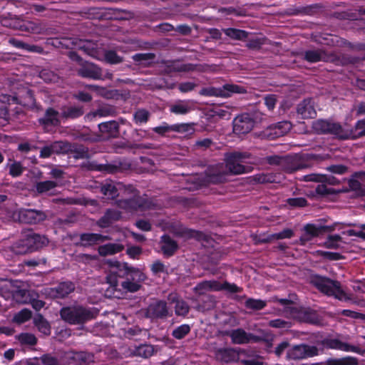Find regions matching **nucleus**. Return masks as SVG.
Returning a JSON list of instances; mask_svg holds the SVG:
<instances>
[{
  "label": "nucleus",
  "instance_id": "nucleus-1",
  "mask_svg": "<svg viewBox=\"0 0 365 365\" xmlns=\"http://www.w3.org/2000/svg\"><path fill=\"white\" fill-rule=\"evenodd\" d=\"M104 263L107 266L106 281L115 291L118 290L119 277L126 278L121 282L120 286L123 290L128 292L138 291L142 287V283L147 279L145 273L128 262L107 259Z\"/></svg>",
  "mask_w": 365,
  "mask_h": 365
},
{
  "label": "nucleus",
  "instance_id": "nucleus-2",
  "mask_svg": "<svg viewBox=\"0 0 365 365\" xmlns=\"http://www.w3.org/2000/svg\"><path fill=\"white\" fill-rule=\"evenodd\" d=\"M248 155L242 153H232L225 155V166L219 165L216 170L210 175V181L218 183L227 180L229 175H240L247 172L246 168L242 165Z\"/></svg>",
  "mask_w": 365,
  "mask_h": 365
},
{
  "label": "nucleus",
  "instance_id": "nucleus-3",
  "mask_svg": "<svg viewBox=\"0 0 365 365\" xmlns=\"http://www.w3.org/2000/svg\"><path fill=\"white\" fill-rule=\"evenodd\" d=\"M313 127L317 132L331 133L341 139H355L365 135V120H359L353 130L346 131L339 123L323 120L316 121Z\"/></svg>",
  "mask_w": 365,
  "mask_h": 365
},
{
  "label": "nucleus",
  "instance_id": "nucleus-4",
  "mask_svg": "<svg viewBox=\"0 0 365 365\" xmlns=\"http://www.w3.org/2000/svg\"><path fill=\"white\" fill-rule=\"evenodd\" d=\"M48 243V239L32 231L24 233L22 237L14 243L11 250L18 255H24L36 251Z\"/></svg>",
  "mask_w": 365,
  "mask_h": 365
},
{
  "label": "nucleus",
  "instance_id": "nucleus-5",
  "mask_svg": "<svg viewBox=\"0 0 365 365\" xmlns=\"http://www.w3.org/2000/svg\"><path fill=\"white\" fill-rule=\"evenodd\" d=\"M61 319L71 324H80L94 318V313L82 306L63 307L60 312Z\"/></svg>",
  "mask_w": 365,
  "mask_h": 365
},
{
  "label": "nucleus",
  "instance_id": "nucleus-6",
  "mask_svg": "<svg viewBox=\"0 0 365 365\" xmlns=\"http://www.w3.org/2000/svg\"><path fill=\"white\" fill-rule=\"evenodd\" d=\"M315 287L322 292L334 296L341 301H348L351 297L341 288L340 283L326 277L317 276L312 280Z\"/></svg>",
  "mask_w": 365,
  "mask_h": 365
},
{
  "label": "nucleus",
  "instance_id": "nucleus-7",
  "mask_svg": "<svg viewBox=\"0 0 365 365\" xmlns=\"http://www.w3.org/2000/svg\"><path fill=\"white\" fill-rule=\"evenodd\" d=\"M194 292L199 294H205L209 292H219L225 290L229 293H237L242 291V288L235 284L227 282H220L217 280L203 281L194 287Z\"/></svg>",
  "mask_w": 365,
  "mask_h": 365
},
{
  "label": "nucleus",
  "instance_id": "nucleus-8",
  "mask_svg": "<svg viewBox=\"0 0 365 365\" xmlns=\"http://www.w3.org/2000/svg\"><path fill=\"white\" fill-rule=\"evenodd\" d=\"M246 89L244 87L235 84H225L222 87H207L200 90V94L205 96H214L228 98L234 93H245Z\"/></svg>",
  "mask_w": 365,
  "mask_h": 365
},
{
  "label": "nucleus",
  "instance_id": "nucleus-9",
  "mask_svg": "<svg viewBox=\"0 0 365 365\" xmlns=\"http://www.w3.org/2000/svg\"><path fill=\"white\" fill-rule=\"evenodd\" d=\"M14 217L25 224H38L46 218L45 212L34 209H19L14 212Z\"/></svg>",
  "mask_w": 365,
  "mask_h": 365
},
{
  "label": "nucleus",
  "instance_id": "nucleus-10",
  "mask_svg": "<svg viewBox=\"0 0 365 365\" xmlns=\"http://www.w3.org/2000/svg\"><path fill=\"white\" fill-rule=\"evenodd\" d=\"M319 354V349L315 346L299 344L287 350V357L289 359H302Z\"/></svg>",
  "mask_w": 365,
  "mask_h": 365
},
{
  "label": "nucleus",
  "instance_id": "nucleus-11",
  "mask_svg": "<svg viewBox=\"0 0 365 365\" xmlns=\"http://www.w3.org/2000/svg\"><path fill=\"white\" fill-rule=\"evenodd\" d=\"M255 122L248 114H242L233 120V131L237 135L246 134L254 128Z\"/></svg>",
  "mask_w": 365,
  "mask_h": 365
},
{
  "label": "nucleus",
  "instance_id": "nucleus-12",
  "mask_svg": "<svg viewBox=\"0 0 365 365\" xmlns=\"http://www.w3.org/2000/svg\"><path fill=\"white\" fill-rule=\"evenodd\" d=\"M168 314L166 302L160 300L150 304L145 312L146 317L151 319L165 318Z\"/></svg>",
  "mask_w": 365,
  "mask_h": 365
},
{
  "label": "nucleus",
  "instance_id": "nucleus-13",
  "mask_svg": "<svg viewBox=\"0 0 365 365\" xmlns=\"http://www.w3.org/2000/svg\"><path fill=\"white\" fill-rule=\"evenodd\" d=\"M292 128L289 121H282L269 126L264 131V136L268 139H274L287 133Z\"/></svg>",
  "mask_w": 365,
  "mask_h": 365
},
{
  "label": "nucleus",
  "instance_id": "nucleus-14",
  "mask_svg": "<svg viewBox=\"0 0 365 365\" xmlns=\"http://www.w3.org/2000/svg\"><path fill=\"white\" fill-rule=\"evenodd\" d=\"M322 344L328 349H337L346 352H359V348L346 342H344L339 338L327 337L322 341Z\"/></svg>",
  "mask_w": 365,
  "mask_h": 365
},
{
  "label": "nucleus",
  "instance_id": "nucleus-15",
  "mask_svg": "<svg viewBox=\"0 0 365 365\" xmlns=\"http://www.w3.org/2000/svg\"><path fill=\"white\" fill-rule=\"evenodd\" d=\"M153 205V204L150 200L143 197H138L130 200H123L119 202L120 207L130 210H135L138 209L145 210L151 208Z\"/></svg>",
  "mask_w": 365,
  "mask_h": 365
},
{
  "label": "nucleus",
  "instance_id": "nucleus-16",
  "mask_svg": "<svg viewBox=\"0 0 365 365\" xmlns=\"http://www.w3.org/2000/svg\"><path fill=\"white\" fill-rule=\"evenodd\" d=\"M75 289L72 282H62L53 288L46 289V294L53 298H64L71 293Z\"/></svg>",
  "mask_w": 365,
  "mask_h": 365
},
{
  "label": "nucleus",
  "instance_id": "nucleus-17",
  "mask_svg": "<svg viewBox=\"0 0 365 365\" xmlns=\"http://www.w3.org/2000/svg\"><path fill=\"white\" fill-rule=\"evenodd\" d=\"M78 73L83 78H89L92 79H101V69L92 63H85L78 69Z\"/></svg>",
  "mask_w": 365,
  "mask_h": 365
},
{
  "label": "nucleus",
  "instance_id": "nucleus-18",
  "mask_svg": "<svg viewBox=\"0 0 365 365\" xmlns=\"http://www.w3.org/2000/svg\"><path fill=\"white\" fill-rule=\"evenodd\" d=\"M327 227L324 226H317L313 224H307L304 226V232L300 237L302 245H305L307 242L312 240L314 237H318L322 234Z\"/></svg>",
  "mask_w": 365,
  "mask_h": 365
},
{
  "label": "nucleus",
  "instance_id": "nucleus-19",
  "mask_svg": "<svg viewBox=\"0 0 365 365\" xmlns=\"http://www.w3.org/2000/svg\"><path fill=\"white\" fill-rule=\"evenodd\" d=\"M80 240L83 246L88 247L110 240V237L97 233H84L81 235Z\"/></svg>",
  "mask_w": 365,
  "mask_h": 365
},
{
  "label": "nucleus",
  "instance_id": "nucleus-20",
  "mask_svg": "<svg viewBox=\"0 0 365 365\" xmlns=\"http://www.w3.org/2000/svg\"><path fill=\"white\" fill-rule=\"evenodd\" d=\"M194 108L192 101L178 100L170 106L171 113L176 115H185L191 111Z\"/></svg>",
  "mask_w": 365,
  "mask_h": 365
},
{
  "label": "nucleus",
  "instance_id": "nucleus-21",
  "mask_svg": "<svg viewBox=\"0 0 365 365\" xmlns=\"http://www.w3.org/2000/svg\"><path fill=\"white\" fill-rule=\"evenodd\" d=\"M168 300L171 304H174L175 312L178 316H185L190 309L187 302L180 299L176 294H170L168 296Z\"/></svg>",
  "mask_w": 365,
  "mask_h": 365
},
{
  "label": "nucleus",
  "instance_id": "nucleus-22",
  "mask_svg": "<svg viewBox=\"0 0 365 365\" xmlns=\"http://www.w3.org/2000/svg\"><path fill=\"white\" fill-rule=\"evenodd\" d=\"M297 113L303 118H313L317 113L314 108V102L312 99H305L297 106Z\"/></svg>",
  "mask_w": 365,
  "mask_h": 365
},
{
  "label": "nucleus",
  "instance_id": "nucleus-23",
  "mask_svg": "<svg viewBox=\"0 0 365 365\" xmlns=\"http://www.w3.org/2000/svg\"><path fill=\"white\" fill-rule=\"evenodd\" d=\"M304 59L310 63H316L324 61H329L333 60V56L327 54L322 50H309L304 52Z\"/></svg>",
  "mask_w": 365,
  "mask_h": 365
},
{
  "label": "nucleus",
  "instance_id": "nucleus-24",
  "mask_svg": "<svg viewBox=\"0 0 365 365\" xmlns=\"http://www.w3.org/2000/svg\"><path fill=\"white\" fill-rule=\"evenodd\" d=\"M61 114L53 108L46 110L43 118L39 119V123L44 126L57 125L60 123Z\"/></svg>",
  "mask_w": 365,
  "mask_h": 365
},
{
  "label": "nucleus",
  "instance_id": "nucleus-25",
  "mask_svg": "<svg viewBox=\"0 0 365 365\" xmlns=\"http://www.w3.org/2000/svg\"><path fill=\"white\" fill-rule=\"evenodd\" d=\"M124 250V245L120 243H108L98 247V252L102 257L113 255Z\"/></svg>",
  "mask_w": 365,
  "mask_h": 365
},
{
  "label": "nucleus",
  "instance_id": "nucleus-26",
  "mask_svg": "<svg viewBox=\"0 0 365 365\" xmlns=\"http://www.w3.org/2000/svg\"><path fill=\"white\" fill-rule=\"evenodd\" d=\"M160 243L163 252L165 255H173L178 249V245L176 242H175L168 235H163L161 237Z\"/></svg>",
  "mask_w": 365,
  "mask_h": 365
},
{
  "label": "nucleus",
  "instance_id": "nucleus-27",
  "mask_svg": "<svg viewBox=\"0 0 365 365\" xmlns=\"http://www.w3.org/2000/svg\"><path fill=\"white\" fill-rule=\"evenodd\" d=\"M98 128L102 133L108 136H116L118 133V124L114 120L100 123Z\"/></svg>",
  "mask_w": 365,
  "mask_h": 365
},
{
  "label": "nucleus",
  "instance_id": "nucleus-28",
  "mask_svg": "<svg viewBox=\"0 0 365 365\" xmlns=\"http://www.w3.org/2000/svg\"><path fill=\"white\" fill-rule=\"evenodd\" d=\"M154 351V347L150 344H141L131 349L132 354L143 358L150 357L153 355Z\"/></svg>",
  "mask_w": 365,
  "mask_h": 365
},
{
  "label": "nucleus",
  "instance_id": "nucleus-29",
  "mask_svg": "<svg viewBox=\"0 0 365 365\" xmlns=\"http://www.w3.org/2000/svg\"><path fill=\"white\" fill-rule=\"evenodd\" d=\"M56 186L57 183L54 181H41L36 184V190L38 194L52 195Z\"/></svg>",
  "mask_w": 365,
  "mask_h": 365
},
{
  "label": "nucleus",
  "instance_id": "nucleus-30",
  "mask_svg": "<svg viewBox=\"0 0 365 365\" xmlns=\"http://www.w3.org/2000/svg\"><path fill=\"white\" fill-rule=\"evenodd\" d=\"M222 31L227 36L233 40L243 41L248 36L247 31L235 28L224 29Z\"/></svg>",
  "mask_w": 365,
  "mask_h": 365
},
{
  "label": "nucleus",
  "instance_id": "nucleus-31",
  "mask_svg": "<svg viewBox=\"0 0 365 365\" xmlns=\"http://www.w3.org/2000/svg\"><path fill=\"white\" fill-rule=\"evenodd\" d=\"M230 336L234 343L239 344L248 343L251 339V335L247 334L241 329L233 330L230 334Z\"/></svg>",
  "mask_w": 365,
  "mask_h": 365
},
{
  "label": "nucleus",
  "instance_id": "nucleus-32",
  "mask_svg": "<svg viewBox=\"0 0 365 365\" xmlns=\"http://www.w3.org/2000/svg\"><path fill=\"white\" fill-rule=\"evenodd\" d=\"M34 322L38 329L45 335H49L51 328L48 322L41 315L38 314L34 318Z\"/></svg>",
  "mask_w": 365,
  "mask_h": 365
},
{
  "label": "nucleus",
  "instance_id": "nucleus-33",
  "mask_svg": "<svg viewBox=\"0 0 365 365\" xmlns=\"http://www.w3.org/2000/svg\"><path fill=\"white\" fill-rule=\"evenodd\" d=\"M83 114L82 108L70 106L64 108L61 113V118H75Z\"/></svg>",
  "mask_w": 365,
  "mask_h": 365
},
{
  "label": "nucleus",
  "instance_id": "nucleus-34",
  "mask_svg": "<svg viewBox=\"0 0 365 365\" xmlns=\"http://www.w3.org/2000/svg\"><path fill=\"white\" fill-rule=\"evenodd\" d=\"M327 365H357V360L352 356H346L340 359H328Z\"/></svg>",
  "mask_w": 365,
  "mask_h": 365
},
{
  "label": "nucleus",
  "instance_id": "nucleus-35",
  "mask_svg": "<svg viewBox=\"0 0 365 365\" xmlns=\"http://www.w3.org/2000/svg\"><path fill=\"white\" fill-rule=\"evenodd\" d=\"M103 195L106 196L108 199H114L118 195V190L113 183H106L102 185L101 189Z\"/></svg>",
  "mask_w": 365,
  "mask_h": 365
},
{
  "label": "nucleus",
  "instance_id": "nucleus-36",
  "mask_svg": "<svg viewBox=\"0 0 365 365\" xmlns=\"http://www.w3.org/2000/svg\"><path fill=\"white\" fill-rule=\"evenodd\" d=\"M341 237L338 235H330L324 243V246L328 249H337L340 247Z\"/></svg>",
  "mask_w": 365,
  "mask_h": 365
},
{
  "label": "nucleus",
  "instance_id": "nucleus-37",
  "mask_svg": "<svg viewBox=\"0 0 365 365\" xmlns=\"http://www.w3.org/2000/svg\"><path fill=\"white\" fill-rule=\"evenodd\" d=\"M93 358V356L92 354L86 352L75 353L73 356V360L78 363L80 365L92 361Z\"/></svg>",
  "mask_w": 365,
  "mask_h": 365
},
{
  "label": "nucleus",
  "instance_id": "nucleus-38",
  "mask_svg": "<svg viewBox=\"0 0 365 365\" xmlns=\"http://www.w3.org/2000/svg\"><path fill=\"white\" fill-rule=\"evenodd\" d=\"M190 331L188 324H182L173 331V336L177 339L184 338Z\"/></svg>",
  "mask_w": 365,
  "mask_h": 365
},
{
  "label": "nucleus",
  "instance_id": "nucleus-39",
  "mask_svg": "<svg viewBox=\"0 0 365 365\" xmlns=\"http://www.w3.org/2000/svg\"><path fill=\"white\" fill-rule=\"evenodd\" d=\"M245 306L248 309L260 310L266 306V302L261 299H248L245 302Z\"/></svg>",
  "mask_w": 365,
  "mask_h": 365
},
{
  "label": "nucleus",
  "instance_id": "nucleus-40",
  "mask_svg": "<svg viewBox=\"0 0 365 365\" xmlns=\"http://www.w3.org/2000/svg\"><path fill=\"white\" fill-rule=\"evenodd\" d=\"M232 108L229 106H222L214 110V115L220 118L229 119L231 117Z\"/></svg>",
  "mask_w": 365,
  "mask_h": 365
},
{
  "label": "nucleus",
  "instance_id": "nucleus-41",
  "mask_svg": "<svg viewBox=\"0 0 365 365\" xmlns=\"http://www.w3.org/2000/svg\"><path fill=\"white\" fill-rule=\"evenodd\" d=\"M294 235L293 231L291 229H285L280 232L275 233L269 236L267 241H271L272 240H282L286 238H291Z\"/></svg>",
  "mask_w": 365,
  "mask_h": 365
},
{
  "label": "nucleus",
  "instance_id": "nucleus-42",
  "mask_svg": "<svg viewBox=\"0 0 365 365\" xmlns=\"http://www.w3.org/2000/svg\"><path fill=\"white\" fill-rule=\"evenodd\" d=\"M31 317V312L27 309H22L14 317V321L21 324L28 321Z\"/></svg>",
  "mask_w": 365,
  "mask_h": 365
},
{
  "label": "nucleus",
  "instance_id": "nucleus-43",
  "mask_svg": "<svg viewBox=\"0 0 365 365\" xmlns=\"http://www.w3.org/2000/svg\"><path fill=\"white\" fill-rule=\"evenodd\" d=\"M266 41L267 39L265 38H256L249 40L246 46L250 49H259L262 45L266 43Z\"/></svg>",
  "mask_w": 365,
  "mask_h": 365
},
{
  "label": "nucleus",
  "instance_id": "nucleus-44",
  "mask_svg": "<svg viewBox=\"0 0 365 365\" xmlns=\"http://www.w3.org/2000/svg\"><path fill=\"white\" fill-rule=\"evenodd\" d=\"M105 59L107 62L111 64H116L123 61L122 57L117 55V53L113 51H106Z\"/></svg>",
  "mask_w": 365,
  "mask_h": 365
},
{
  "label": "nucleus",
  "instance_id": "nucleus-45",
  "mask_svg": "<svg viewBox=\"0 0 365 365\" xmlns=\"http://www.w3.org/2000/svg\"><path fill=\"white\" fill-rule=\"evenodd\" d=\"M54 153H65L69 149V145L64 142L56 141L50 145Z\"/></svg>",
  "mask_w": 365,
  "mask_h": 365
},
{
  "label": "nucleus",
  "instance_id": "nucleus-46",
  "mask_svg": "<svg viewBox=\"0 0 365 365\" xmlns=\"http://www.w3.org/2000/svg\"><path fill=\"white\" fill-rule=\"evenodd\" d=\"M9 169V174L13 177H18L21 175L23 172V167L20 163L13 162L8 165Z\"/></svg>",
  "mask_w": 365,
  "mask_h": 365
},
{
  "label": "nucleus",
  "instance_id": "nucleus-47",
  "mask_svg": "<svg viewBox=\"0 0 365 365\" xmlns=\"http://www.w3.org/2000/svg\"><path fill=\"white\" fill-rule=\"evenodd\" d=\"M39 76L46 82H55L58 79V76L53 72L48 70L41 71Z\"/></svg>",
  "mask_w": 365,
  "mask_h": 365
},
{
  "label": "nucleus",
  "instance_id": "nucleus-48",
  "mask_svg": "<svg viewBox=\"0 0 365 365\" xmlns=\"http://www.w3.org/2000/svg\"><path fill=\"white\" fill-rule=\"evenodd\" d=\"M149 113L145 110H139L134 114V119L136 123H143L148 120Z\"/></svg>",
  "mask_w": 365,
  "mask_h": 365
},
{
  "label": "nucleus",
  "instance_id": "nucleus-49",
  "mask_svg": "<svg viewBox=\"0 0 365 365\" xmlns=\"http://www.w3.org/2000/svg\"><path fill=\"white\" fill-rule=\"evenodd\" d=\"M19 340L21 342L29 344V345H34L36 344V338L34 334H22L19 336Z\"/></svg>",
  "mask_w": 365,
  "mask_h": 365
},
{
  "label": "nucleus",
  "instance_id": "nucleus-50",
  "mask_svg": "<svg viewBox=\"0 0 365 365\" xmlns=\"http://www.w3.org/2000/svg\"><path fill=\"white\" fill-rule=\"evenodd\" d=\"M38 362L41 365H59L57 359L48 354L42 356Z\"/></svg>",
  "mask_w": 365,
  "mask_h": 365
},
{
  "label": "nucleus",
  "instance_id": "nucleus-51",
  "mask_svg": "<svg viewBox=\"0 0 365 365\" xmlns=\"http://www.w3.org/2000/svg\"><path fill=\"white\" fill-rule=\"evenodd\" d=\"M173 130L178 133H192L194 129L192 126L190 124H175L173 125Z\"/></svg>",
  "mask_w": 365,
  "mask_h": 365
},
{
  "label": "nucleus",
  "instance_id": "nucleus-52",
  "mask_svg": "<svg viewBox=\"0 0 365 365\" xmlns=\"http://www.w3.org/2000/svg\"><path fill=\"white\" fill-rule=\"evenodd\" d=\"M154 54L148 53H137L133 56V59L135 61L143 63L145 61H148L153 60L154 58Z\"/></svg>",
  "mask_w": 365,
  "mask_h": 365
},
{
  "label": "nucleus",
  "instance_id": "nucleus-53",
  "mask_svg": "<svg viewBox=\"0 0 365 365\" xmlns=\"http://www.w3.org/2000/svg\"><path fill=\"white\" fill-rule=\"evenodd\" d=\"M269 325L275 328H289L290 327L291 324L289 322L280 319H277L269 321Z\"/></svg>",
  "mask_w": 365,
  "mask_h": 365
},
{
  "label": "nucleus",
  "instance_id": "nucleus-54",
  "mask_svg": "<svg viewBox=\"0 0 365 365\" xmlns=\"http://www.w3.org/2000/svg\"><path fill=\"white\" fill-rule=\"evenodd\" d=\"M232 352L228 349H220L217 353V357L221 361L229 362L232 359Z\"/></svg>",
  "mask_w": 365,
  "mask_h": 365
},
{
  "label": "nucleus",
  "instance_id": "nucleus-55",
  "mask_svg": "<svg viewBox=\"0 0 365 365\" xmlns=\"http://www.w3.org/2000/svg\"><path fill=\"white\" fill-rule=\"evenodd\" d=\"M151 271L153 274H157L158 273H163L166 272V267L165 264L159 260H157L151 265Z\"/></svg>",
  "mask_w": 365,
  "mask_h": 365
},
{
  "label": "nucleus",
  "instance_id": "nucleus-56",
  "mask_svg": "<svg viewBox=\"0 0 365 365\" xmlns=\"http://www.w3.org/2000/svg\"><path fill=\"white\" fill-rule=\"evenodd\" d=\"M289 205L294 207H304L307 205V200L303 197L289 198L287 200Z\"/></svg>",
  "mask_w": 365,
  "mask_h": 365
},
{
  "label": "nucleus",
  "instance_id": "nucleus-57",
  "mask_svg": "<svg viewBox=\"0 0 365 365\" xmlns=\"http://www.w3.org/2000/svg\"><path fill=\"white\" fill-rule=\"evenodd\" d=\"M126 252L130 258L135 259L142 253V249L138 246H131L128 247Z\"/></svg>",
  "mask_w": 365,
  "mask_h": 365
},
{
  "label": "nucleus",
  "instance_id": "nucleus-58",
  "mask_svg": "<svg viewBox=\"0 0 365 365\" xmlns=\"http://www.w3.org/2000/svg\"><path fill=\"white\" fill-rule=\"evenodd\" d=\"M327 170L336 174H344L347 171V168L342 165H334L327 168Z\"/></svg>",
  "mask_w": 365,
  "mask_h": 365
},
{
  "label": "nucleus",
  "instance_id": "nucleus-59",
  "mask_svg": "<svg viewBox=\"0 0 365 365\" xmlns=\"http://www.w3.org/2000/svg\"><path fill=\"white\" fill-rule=\"evenodd\" d=\"M173 125H169L166 123H163V125L155 127L153 128V130L160 135H163L165 133L173 131Z\"/></svg>",
  "mask_w": 365,
  "mask_h": 365
},
{
  "label": "nucleus",
  "instance_id": "nucleus-60",
  "mask_svg": "<svg viewBox=\"0 0 365 365\" xmlns=\"http://www.w3.org/2000/svg\"><path fill=\"white\" fill-rule=\"evenodd\" d=\"M304 180L305 181H307V182H309V181H313V182H322V181H323V175H319V174H309V175H304L303 177Z\"/></svg>",
  "mask_w": 365,
  "mask_h": 365
},
{
  "label": "nucleus",
  "instance_id": "nucleus-61",
  "mask_svg": "<svg viewBox=\"0 0 365 365\" xmlns=\"http://www.w3.org/2000/svg\"><path fill=\"white\" fill-rule=\"evenodd\" d=\"M289 344L287 341H282L279 344L274 350V353L277 356H280L283 352L288 349Z\"/></svg>",
  "mask_w": 365,
  "mask_h": 365
},
{
  "label": "nucleus",
  "instance_id": "nucleus-62",
  "mask_svg": "<svg viewBox=\"0 0 365 365\" xmlns=\"http://www.w3.org/2000/svg\"><path fill=\"white\" fill-rule=\"evenodd\" d=\"M195 87V84L192 82L182 83L179 85V90L182 93H186L192 91Z\"/></svg>",
  "mask_w": 365,
  "mask_h": 365
},
{
  "label": "nucleus",
  "instance_id": "nucleus-63",
  "mask_svg": "<svg viewBox=\"0 0 365 365\" xmlns=\"http://www.w3.org/2000/svg\"><path fill=\"white\" fill-rule=\"evenodd\" d=\"M320 255L326 259L331 260H338L341 258L340 254L331 252H320Z\"/></svg>",
  "mask_w": 365,
  "mask_h": 365
},
{
  "label": "nucleus",
  "instance_id": "nucleus-64",
  "mask_svg": "<svg viewBox=\"0 0 365 365\" xmlns=\"http://www.w3.org/2000/svg\"><path fill=\"white\" fill-rule=\"evenodd\" d=\"M9 120L8 110L6 106L0 108V124L4 125Z\"/></svg>",
  "mask_w": 365,
  "mask_h": 365
}]
</instances>
